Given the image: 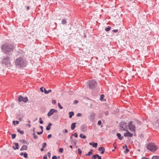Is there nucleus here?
Here are the masks:
<instances>
[{
  "label": "nucleus",
  "mask_w": 159,
  "mask_h": 159,
  "mask_svg": "<svg viewBox=\"0 0 159 159\" xmlns=\"http://www.w3.org/2000/svg\"><path fill=\"white\" fill-rule=\"evenodd\" d=\"M97 158H98V159H101V157L100 156H99L97 154L94 155L92 158V159H96Z\"/></svg>",
  "instance_id": "obj_13"
},
{
  "label": "nucleus",
  "mask_w": 159,
  "mask_h": 159,
  "mask_svg": "<svg viewBox=\"0 0 159 159\" xmlns=\"http://www.w3.org/2000/svg\"><path fill=\"white\" fill-rule=\"evenodd\" d=\"M40 90L42 92H44V93L46 94H48L52 92L51 89H49L47 91L45 88L43 87H41L40 88Z\"/></svg>",
  "instance_id": "obj_10"
},
{
  "label": "nucleus",
  "mask_w": 159,
  "mask_h": 159,
  "mask_svg": "<svg viewBox=\"0 0 159 159\" xmlns=\"http://www.w3.org/2000/svg\"><path fill=\"white\" fill-rule=\"evenodd\" d=\"M34 130H35V128L33 129V131H34Z\"/></svg>",
  "instance_id": "obj_64"
},
{
  "label": "nucleus",
  "mask_w": 159,
  "mask_h": 159,
  "mask_svg": "<svg viewBox=\"0 0 159 159\" xmlns=\"http://www.w3.org/2000/svg\"><path fill=\"white\" fill-rule=\"evenodd\" d=\"M18 101L19 102L23 101L24 102H26L28 101V98L27 97L24 98L22 96H20L18 98Z\"/></svg>",
  "instance_id": "obj_9"
},
{
  "label": "nucleus",
  "mask_w": 159,
  "mask_h": 159,
  "mask_svg": "<svg viewBox=\"0 0 159 159\" xmlns=\"http://www.w3.org/2000/svg\"><path fill=\"white\" fill-rule=\"evenodd\" d=\"M74 135L75 137L76 138H77L78 137V134L76 133H75L74 134Z\"/></svg>",
  "instance_id": "obj_41"
},
{
  "label": "nucleus",
  "mask_w": 159,
  "mask_h": 159,
  "mask_svg": "<svg viewBox=\"0 0 159 159\" xmlns=\"http://www.w3.org/2000/svg\"><path fill=\"white\" fill-rule=\"evenodd\" d=\"M14 144L15 145L16 147H15L14 146H13L12 147L13 148L14 150L19 149V147H18L19 144H18V143H14Z\"/></svg>",
  "instance_id": "obj_14"
},
{
  "label": "nucleus",
  "mask_w": 159,
  "mask_h": 159,
  "mask_svg": "<svg viewBox=\"0 0 159 159\" xmlns=\"http://www.w3.org/2000/svg\"><path fill=\"white\" fill-rule=\"evenodd\" d=\"M68 130L67 129H66L65 130L64 133H67L68 132Z\"/></svg>",
  "instance_id": "obj_50"
},
{
  "label": "nucleus",
  "mask_w": 159,
  "mask_h": 159,
  "mask_svg": "<svg viewBox=\"0 0 159 159\" xmlns=\"http://www.w3.org/2000/svg\"><path fill=\"white\" fill-rule=\"evenodd\" d=\"M104 97V95L103 94L101 95V96H100V100H102V99Z\"/></svg>",
  "instance_id": "obj_37"
},
{
  "label": "nucleus",
  "mask_w": 159,
  "mask_h": 159,
  "mask_svg": "<svg viewBox=\"0 0 159 159\" xmlns=\"http://www.w3.org/2000/svg\"><path fill=\"white\" fill-rule=\"evenodd\" d=\"M70 147L71 148H72V145H70Z\"/></svg>",
  "instance_id": "obj_60"
},
{
  "label": "nucleus",
  "mask_w": 159,
  "mask_h": 159,
  "mask_svg": "<svg viewBox=\"0 0 159 159\" xmlns=\"http://www.w3.org/2000/svg\"><path fill=\"white\" fill-rule=\"evenodd\" d=\"M78 102L76 100H75V101L74 102V103L75 104H77Z\"/></svg>",
  "instance_id": "obj_47"
},
{
  "label": "nucleus",
  "mask_w": 159,
  "mask_h": 159,
  "mask_svg": "<svg viewBox=\"0 0 159 159\" xmlns=\"http://www.w3.org/2000/svg\"><path fill=\"white\" fill-rule=\"evenodd\" d=\"M20 142H23V143L26 144H29V143H28V142L26 140H20Z\"/></svg>",
  "instance_id": "obj_19"
},
{
  "label": "nucleus",
  "mask_w": 159,
  "mask_h": 159,
  "mask_svg": "<svg viewBox=\"0 0 159 159\" xmlns=\"http://www.w3.org/2000/svg\"><path fill=\"white\" fill-rule=\"evenodd\" d=\"M93 144L92 145V146L94 148H97V146L98 145V143H95L94 142H93Z\"/></svg>",
  "instance_id": "obj_25"
},
{
  "label": "nucleus",
  "mask_w": 159,
  "mask_h": 159,
  "mask_svg": "<svg viewBox=\"0 0 159 159\" xmlns=\"http://www.w3.org/2000/svg\"><path fill=\"white\" fill-rule=\"evenodd\" d=\"M117 136L118 137V139L120 140H121L123 138V137H121V135L120 134V133H117Z\"/></svg>",
  "instance_id": "obj_18"
},
{
  "label": "nucleus",
  "mask_w": 159,
  "mask_h": 159,
  "mask_svg": "<svg viewBox=\"0 0 159 159\" xmlns=\"http://www.w3.org/2000/svg\"><path fill=\"white\" fill-rule=\"evenodd\" d=\"M104 113L106 116H107L108 115V112L107 111L105 112Z\"/></svg>",
  "instance_id": "obj_43"
},
{
  "label": "nucleus",
  "mask_w": 159,
  "mask_h": 159,
  "mask_svg": "<svg viewBox=\"0 0 159 159\" xmlns=\"http://www.w3.org/2000/svg\"><path fill=\"white\" fill-rule=\"evenodd\" d=\"M57 111L54 109H51L47 114V116L49 117L53 115L55 113H57Z\"/></svg>",
  "instance_id": "obj_8"
},
{
  "label": "nucleus",
  "mask_w": 159,
  "mask_h": 159,
  "mask_svg": "<svg viewBox=\"0 0 159 159\" xmlns=\"http://www.w3.org/2000/svg\"><path fill=\"white\" fill-rule=\"evenodd\" d=\"M152 159H159V156H153Z\"/></svg>",
  "instance_id": "obj_26"
},
{
  "label": "nucleus",
  "mask_w": 159,
  "mask_h": 159,
  "mask_svg": "<svg viewBox=\"0 0 159 159\" xmlns=\"http://www.w3.org/2000/svg\"><path fill=\"white\" fill-rule=\"evenodd\" d=\"M81 116V114L80 113H78L77 115V116L78 117Z\"/></svg>",
  "instance_id": "obj_44"
},
{
  "label": "nucleus",
  "mask_w": 159,
  "mask_h": 159,
  "mask_svg": "<svg viewBox=\"0 0 159 159\" xmlns=\"http://www.w3.org/2000/svg\"><path fill=\"white\" fill-rule=\"evenodd\" d=\"M66 23V20L62 19V24L63 25L65 24Z\"/></svg>",
  "instance_id": "obj_28"
},
{
  "label": "nucleus",
  "mask_w": 159,
  "mask_h": 159,
  "mask_svg": "<svg viewBox=\"0 0 159 159\" xmlns=\"http://www.w3.org/2000/svg\"><path fill=\"white\" fill-rule=\"evenodd\" d=\"M75 124H76V123H72L71 124V128L72 130H74L75 129V128L76 126Z\"/></svg>",
  "instance_id": "obj_16"
},
{
  "label": "nucleus",
  "mask_w": 159,
  "mask_h": 159,
  "mask_svg": "<svg viewBox=\"0 0 159 159\" xmlns=\"http://www.w3.org/2000/svg\"><path fill=\"white\" fill-rule=\"evenodd\" d=\"M51 137H52V135L51 134H49L48 135V138H50Z\"/></svg>",
  "instance_id": "obj_45"
},
{
  "label": "nucleus",
  "mask_w": 159,
  "mask_h": 159,
  "mask_svg": "<svg viewBox=\"0 0 159 159\" xmlns=\"http://www.w3.org/2000/svg\"><path fill=\"white\" fill-rule=\"evenodd\" d=\"M11 55L10 54H7L5 57H4L2 59V64L5 66H9L11 63L10 61V56Z\"/></svg>",
  "instance_id": "obj_3"
},
{
  "label": "nucleus",
  "mask_w": 159,
  "mask_h": 159,
  "mask_svg": "<svg viewBox=\"0 0 159 159\" xmlns=\"http://www.w3.org/2000/svg\"><path fill=\"white\" fill-rule=\"evenodd\" d=\"M39 120H40V121L42 120V118L41 117L39 118Z\"/></svg>",
  "instance_id": "obj_62"
},
{
  "label": "nucleus",
  "mask_w": 159,
  "mask_h": 159,
  "mask_svg": "<svg viewBox=\"0 0 159 159\" xmlns=\"http://www.w3.org/2000/svg\"><path fill=\"white\" fill-rule=\"evenodd\" d=\"M52 125V124L51 123H49L48 124V125L47 126L46 129L47 130H49L50 129V127Z\"/></svg>",
  "instance_id": "obj_17"
},
{
  "label": "nucleus",
  "mask_w": 159,
  "mask_h": 159,
  "mask_svg": "<svg viewBox=\"0 0 159 159\" xmlns=\"http://www.w3.org/2000/svg\"><path fill=\"white\" fill-rule=\"evenodd\" d=\"M15 48L14 45L10 43L4 44L1 47V49L3 52L7 54L13 51Z\"/></svg>",
  "instance_id": "obj_1"
},
{
  "label": "nucleus",
  "mask_w": 159,
  "mask_h": 159,
  "mask_svg": "<svg viewBox=\"0 0 159 159\" xmlns=\"http://www.w3.org/2000/svg\"><path fill=\"white\" fill-rule=\"evenodd\" d=\"M43 130H41V131L40 132H37V133L39 135H40L43 133Z\"/></svg>",
  "instance_id": "obj_33"
},
{
  "label": "nucleus",
  "mask_w": 159,
  "mask_h": 159,
  "mask_svg": "<svg viewBox=\"0 0 159 159\" xmlns=\"http://www.w3.org/2000/svg\"><path fill=\"white\" fill-rule=\"evenodd\" d=\"M29 6H27V10H29Z\"/></svg>",
  "instance_id": "obj_59"
},
{
  "label": "nucleus",
  "mask_w": 159,
  "mask_h": 159,
  "mask_svg": "<svg viewBox=\"0 0 159 159\" xmlns=\"http://www.w3.org/2000/svg\"><path fill=\"white\" fill-rule=\"evenodd\" d=\"M15 122L16 121H15V120H14L13 121V123L14 124V125H15Z\"/></svg>",
  "instance_id": "obj_58"
},
{
  "label": "nucleus",
  "mask_w": 159,
  "mask_h": 159,
  "mask_svg": "<svg viewBox=\"0 0 159 159\" xmlns=\"http://www.w3.org/2000/svg\"><path fill=\"white\" fill-rule=\"evenodd\" d=\"M112 31L113 32H114V33H116V32H118V30H112Z\"/></svg>",
  "instance_id": "obj_42"
},
{
  "label": "nucleus",
  "mask_w": 159,
  "mask_h": 159,
  "mask_svg": "<svg viewBox=\"0 0 159 159\" xmlns=\"http://www.w3.org/2000/svg\"><path fill=\"white\" fill-rule=\"evenodd\" d=\"M39 123L40 124H43V121L42 120L40 121Z\"/></svg>",
  "instance_id": "obj_49"
},
{
  "label": "nucleus",
  "mask_w": 159,
  "mask_h": 159,
  "mask_svg": "<svg viewBox=\"0 0 159 159\" xmlns=\"http://www.w3.org/2000/svg\"><path fill=\"white\" fill-rule=\"evenodd\" d=\"M111 27L108 26L105 29V30L107 32L111 30Z\"/></svg>",
  "instance_id": "obj_23"
},
{
  "label": "nucleus",
  "mask_w": 159,
  "mask_h": 159,
  "mask_svg": "<svg viewBox=\"0 0 159 159\" xmlns=\"http://www.w3.org/2000/svg\"><path fill=\"white\" fill-rule=\"evenodd\" d=\"M48 155L49 156H50V155H51V153L50 152H48Z\"/></svg>",
  "instance_id": "obj_53"
},
{
  "label": "nucleus",
  "mask_w": 159,
  "mask_h": 159,
  "mask_svg": "<svg viewBox=\"0 0 159 159\" xmlns=\"http://www.w3.org/2000/svg\"><path fill=\"white\" fill-rule=\"evenodd\" d=\"M47 145V144L46 143H44L43 144V145L42 146V148H45L46 147Z\"/></svg>",
  "instance_id": "obj_35"
},
{
  "label": "nucleus",
  "mask_w": 159,
  "mask_h": 159,
  "mask_svg": "<svg viewBox=\"0 0 159 159\" xmlns=\"http://www.w3.org/2000/svg\"><path fill=\"white\" fill-rule=\"evenodd\" d=\"M93 143H93L90 142V143H89V144L90 145L92 146Z\"/></svg>",
  "instance_id": "obj_52"
},
{
  "label": "nucleus",
  "mask_w": 159,
  "mask_h": 159,
  "mask_svg": "<svg viewBox=\"0 0 159 159\" xmlns=\"http://www.w3.org/2000/svg\"><path fill=\"white\" fill-rule=\"evenodd\" d=\"M40 128L42 130H43V127L42 126H40Z\"/></svg>",
  "instance_id": "obj_55"
},
{
  "label": "nucleus",
  "mask_w": 159,
  "mask_h": 159,
  "mask_svg": "<svg viewBox=\"0 0 159 159\" xmlns=\"http://www.w3.org/2000/svg\"><path fill=\"white\" fill-rule=\"evenodd\" d=\"M120 127L122 128V129L125 131H127V124L125 122H122L120 125Z\"/></svg>",
  "instance_id": "obj_7"
},
{
  "label": "nucleus",
  "mask_w": 159,
  "mask_h": 159,
  "mask_svg": "<svg viewBox=\"0 0 159 159\" xmlns=\"http://www.w3.org/2000/svg\"><path fill=\"white\" fill-rule=\"evenodd\" d=\"M27 146L25 145H23L21 148L20 150L21 151L26 150L27 149Z\"/></svg>",
  "instance_id": "obj_15"
},
{
  "label": "nucleus",
  "mask_w": 159,
  "mask_h": 159,
  "mask_svg": "<svg viewBox=\"0 0 159 159\" xmlns=\"http://www.w3.org/2000/svg\"><path fill=\"white\" fill-rule=\"evenodd\" d=\"M80 138L83 139H85L86 138V136L85 135H83V134H81L80 135Z\"/></svg>",
  "instance_id": "obj_20"
},
{
  "label": "nucleus",
  "mask_w": 159,
  "mask_h": 159,
  "mask_svg": "<svg viewBox=\"0 0 159 159\" xmlns=\"http://www.w3.org/2000/svg\"><path fill=\"white\" fill-rule=\"evenodd\" d=\"M16 136V134H12L11 135V138L12 139H14L15 138Z\"/></svg>",
  "instance_id": "obj_27"
},
{
  "label": "nucleus",
  "mask_w": 159,
  "mask_h": 159,
  "mask_svg": "<svg viewBox=\"0 0 159 159\" xmlns=\"http://www.w3.org/2000/svg\"><path fill=\"white\" fill-rule=\"evenodd\" d=\"M28 122H29V123H30V120H29Z\"/></svg>",
  "instance_id": "obj_63"
},
{
  "label": "nucleus",
  "mask_w": 159,
  "mask_h": 159,
  "mask_svg": "<svg viewBox=\"0 0 159 159\" xmlns=\"http://www.w3.org/2000/svg\"><path fill=\"white\" fill-rule=\"evenodd\" d=\"M16 124H18L19 123V122L18 121H16Z\"/></svg>",
  "instance_id": "obj_54"
},
{
  "label": "nucleus",
  "mask_w": 159,
  "mask_h": 159,
  "mask_svg": "<svg viewBox=\"0 0 159 159\" xmlns=\"http://www.w3.org/2000/svg\"><path fill=\"white\" fill-rule=\"evenodd\" d=\"M98 124L99 125H100L102 124V122L101 120H99L98 121Z\"/></svg>",
  "instance_id": "obj_38"
},
{
  "label": "nucleus",
  "mask_w": 159,
  "mask_h": 159,
  "mask_svg": "<svg viewBox=\"0 0 159 159\" xmlns=\"http://www.w3.org/2000/svg\"><path fill=\"white\" fill-rule=\"evenodd\" d=\"M43 148H41V151H43Z\"/></svg>",
  "instance_id": "obj_56"
},
{
  "label": "nucleus",
  "mask_w": 159,
  "mask_h": 159,
  "mask_svg": "<svg viewBox=\"0 0 159 159\" xmlns=\"http://www.w3.org/2000/svg\"><path fill=\"white\" fill-rule=\"evenodd\" d=\"M23 156L25 158H27L28 157V154L26 153L24 154Z\"/></svg>",
  "instance_id": "obj_32"
},
{
  "label": "nucleus",
  "mask_w": 159,
  "mask_h": 159,
  "mask_svg": "<svg viewBox=\"0 0 159 159\" xmlns=\"http://www.w3.org/2000/svg\"><path fill=\"white\" fill-rule=\"evenodd\" d=\"M19 120L20 121H21V118H19Z\"/></svg>",
  "instance_id": "obj_61"
},
{
  "label": "nucleus",
  "mask_w": 159,
  "mask_h": 159,
  "mask_svg": "<svg viewBox=\"0 0 159 159\" xmlns=\"http://www.w3.org/2000/svg\"><path fill=\"white\" fill-rule=\"evenodd\" d=\"M127 132L124 134V136L125 137H132L133 136V134L129 132L128 130L126 131Z\"/></svg>",
  "instance_id": "obj_11"
},
{
  "label": "nucleus",
  "mask_w": 159,
  "mask_h": 159,
  "mask_svg": "<svg viewBox=\"0 0 159 159\" xmlns=\"http://www.w3.org/2000/svg\"><path fill=\"white\" fill-rule=\"evenodd\" d=\"M89 88L90 89L94 88L97 85V82L94 80H93L89 81L88 82Z\"/></svg>",
  "instance_id": "obj_5"
},
{
  "label": "nucleus",
  "mask_w": 159,
  "mask_h": 159,
  "mask_svg": "<svg viewBox=\"0 0 159 159\" xmlns=\"http://www.w3.org/2000/svg\"><path fill=\"white\" fill-rule=\"evenodd\" d=\"M74 113L73 112H70L69 113V118H71L74 115Z\"/></svg>",
  "instance_id": "obj_21"
},
{
  "label": "nucleus",
  "mask_w": 159,
  "mask_h": 159,
  "mask_svg": "<svg viewBox=\"0 0 159 159\" xmlns=\"http://www.w3.org/2000/svg\"><path fill=\"white\" fill-rule=\"evenodd\" d=\"M20 155H21V156H22L24 155V154L22 152V153H21L20 154Z\"/></svg>",
  "instance_id": "obj_57"
},
{
  "label": "nucleus",
  "mask_w": 159,
  "mask_h": 159,
  "mask_svg": "<svg viewBox=\"0 0 159 159\" xmlns=\"http://www.w3.org/2000/svg\"><path fill=\"white\" fill-rule=\"evenodd\" d=\"M63 149L62 148H60L59 149V152L60 153H61L63 152Z\"/></svg>",
  "instance_id": "obj_34"
},
{
  "label": "nucleus",
  "mask_w": 159,
  "mask_h": 159,
  "mask_svg": "<svg viewBox=\"0 0 159 159\" xmlns=\"http://www.w3.org/2000/svg\"><path fill=\"white\" fill-rule=\"evenodd\" d=\"M58 106L59 107L60 109H62L63 108L61 106V105H60V104L59 103H58Z\"/></svg>",
  "instance_id": "obj_36"
},
{
  "label": "nucleus",
  "mask_w": 159,
  "mask_h": 159,
  "mask_svg": "<svg viewBox=\"0 0 159 159\" xmlns=\"http://www.w3.org/2000/svg\"><path fill=\"white\" fill-rule=\"evenodd\" d=\"M17 130L19 133L21 134H23L24 133L23 131L22 130H21L20 129H18Z\"/></svg>",
  "instance_id": "obj_24"
},
{
  "label": "nucleus",
  "mask_w": 159,
  "mask_h": 159,
  "mask_svg": "<svg viewBox=\"0 0 159 159\" xmlns=\"http://www.w3.org/2000/svg\"><path fill=\"white\" fill-rule=\"evenodd\" d=\"M125 148L126 149L124 152L125 153H127L129 152V149L127 148H127Z\"/></svg>",
  "instance_id": "obj_31"
},
{
  "label": "nucleus",
  "mask_w": 159,
  "mask_h": 159,
  "mask_svg": "<svg viewBox=\"0 0 159 159\" xmlns=\"http://www.w3.org/2000/svg\"><path fill=\"white\" fill-rule=\"evenodd\" d=\"M78 154L80 155H81V153H82V151L80 150V149H78Z\"/></svg>",
  "instance_id": "obj_30"
},
{
  "label": "nucleus",
  "mask_w": 159,
  "mask_h": 159,
  "mask_svg": "<svg viewBox=\"0 0 159 159\" xmlns=\"http://www.w3.org/2000/svg\"><path fill=\"white\" fill-rule=\"evenodd\" d=\"M43 159H48L46 156H44L43 157Z\"/></svg>",
  "instance_id": "obj_48"
},
{
  "label": "nucleus",
  "mask_w": 159,
  "mask_h": 159,
  "mask_svg": "<svg viewBox=\"0 0 159 159\" xmlns=\"http://www.w3.org/2000/svg\"><path fill=\"white\" fill-rule=\"evenodd\" d=\"M52 103L53 104H55L56 103V101L55 100H53L52 101Z\"/></svg>",
  "instance_id": "obj_39"
},
{
  "label": "nucleus",
  "mask_w": 159,
  "mask_h": 159,
  "mask_svg": "<svg viewBox=\"0 0 159 159\" xmlns=\"http://www.w3.org/2000/svg\"><path fill=\"white\" fill-rule=\"evenodd\" d=\"M147 149L152 152L155 151L158 148L157 146L154 143H151L147 146Z\"/></svg>",
  "instance_id": "obj_4"
},
{
  "label": "nucleus",
  "mask_w": 159,
  "mask_h": 159,
  "mask_svg": "<svg viewBox=\"0 0 159 159\" xmlns=\"http://www.w3.org/2000/svg\"><path fill=\"white\" fill-rule=\"evenodd\" d=\"M93 151V150H91V151L89 152L86 155V156H90L91 154H92V151Z\"/></svg>",
  "instance_id": "obj_22"
},
{
  "label": "nucleus",
  "mask_w": 159,
  "mask_h": 159,
  "mask_svg": "<svg viewBox=\"0 0 159 159\" xmlns=\"http://www.w3.org/2000/svg\"><path fill=\"white\" fill-rule=\"evenodd\" d=\"M127 146L126 145H125L123 147V149H125L126 148H127Z\"/></svg>",
  "instance_id": "obj_46"
},
{
  "label": "nucleus",
  "mask_w": 159,
  "mask_h": 159,
  "mask_svg": "<svg viewBox=\"0 0 159 159\" xmlns=\"http://www.w3.org/2000/svg\"><path fill=\"white\" fill-rule=\"evenodd\" d=\"M129 127L130 131L132 132H134L135 130V127L132 124V122L130 121L129 123Z\"/></svg>",
  "instance_id": "obj_6"
},
{
  "label": "nucleus",
  "mask_w": 159,
  "mask_h": 159,
  "mask_svg": "<svg viewBox=\"0 0 159 159\" xmlns=\"http://www.w3.org/2000/svg\"><path fill=\"white\" fill-rule=\"evenodd\" d=\"M57 157L56 156H53L52 157V159H57Z\"/></svg>",
  "instance_id": "obj_40"
},
{
  "label": "nucleus",
  "mask_w": 159,
  "mask_h": 159,
  "mask_svg": "<svg viewBox=\"0 0 159 159\" xmlns=\"http://www.w3.org/2000/svg\"><path fill=\"white\" fill-rule=\"evenodd\" d=\"M27 126H28L29 128H30L31 127V125L30 124L27 125Z\"/></svg>",
  "instance_id": "obj_51"
},
{
  "label": "nucleus",
  "mask_w": 159,
  "mask_h": 159,
  "mask_svg": "<svg viewBox=\"0 0 159 159\" xmlns=\"http://www.w3.org/2000/svg\"><path fill=\"white\" fill-rule=\"evenodd\" d=\"M15 64L16 67H24L26 65V60L23 57H19L16 59Z\"/></svg>",
  "instance_id": "obj_2"
},
{
  "label": "nucleus",
  "mask_w": 159,
  "mask_h": 159,
  "mask_svg": "<svg viewBox=\"0 0 159 159\" xmlns=\"http://www.w3.org/2000/svg\"><path fill=\"white\" fill-rule=\"evenodd\" d=\"M98 150L99 151H101V153L102 154H103L104 153L105 150V148L102 147H99Z\"/></svg>",
  "instance_id": "obj_12"
},
{
  "label": "nucleus",
  "mask_w": 159,
  "mask_h": 159,
  "mask_svg": "<svg viewBox=\"0 0 159 159\" xmlns=\"http://www.w3.org/2000/svg\"><path fill=\"white\" fill-rule=\"evenodd\" d=\"M33 135L34 136V139H36L38 138V136L34 133L33 134Z\"/></svg>",
  "instance_id": "obj_29"
}]
</instances>
